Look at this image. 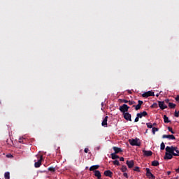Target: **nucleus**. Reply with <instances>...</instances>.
<instances>
[{
  "mask_svg": "<svg viewBox=\"0 0 179 179\" xmlns=\"http://www.w3.org/2000/svg\"><path fill=\"white\" fill-rule=\"evenodd\" d=\"M36 156L38 159V161L36 162V160H34V166L36 167V169H38V167L41 166V162H43V155H36Z\"/></svg>",
  "mask_w": 179,
  "mask_h": 179,
  "instance_id": "obj_1",
  "label": "nucleus"
},
{
  "mask_svg": "<svg viewBox=\"0 0 179 179\" xmlns=\"http://www.w3.org/2000/svg\"><path fill=\"white\" fill-rule=\"evenodd\" d=\"M139 139H129V143L131 146H141V142H138Z\"/></svg>",
  "mask_w": 179,
  "mask_h": 179,
  "instance_id": "obj_2",
  "label": "nucleus"
},
{
  "mask_svg": "<svg viewBox=\"0 0 179 179\" xmlns=\"http://www.w3.org/2000/svg\"><path fill=\"white\" fill-rule=\"evenodd\" d=\"M120 111L124 114L125 113H128V110H129V106L127 104H123L122 106H120L119 108Z\"/></svg>",
  "mask_w": 179,
  "mask_h": 179,
  "instance_id": "obj_3",
  "label": "nucleus"
},
{
  "mask_svg": "<svg viewBox=\"0 0 179 179\" xmlns=\"http://www.w3.org/2000/svg\"><path fill=\"white\" fill-rule=\"evenodd\" d=\"M166 152H176L179 155V150L177 147L174 146H167L165 149Z\"/></svg>",
  "mask_w": 179,
  "mask_h": 179,
  "instance_id": "obj_4",
  "label": "nucleus"
},
{
  "mask_svg": "<svg viewBox=\"0 0 179 179\" xmlns=\"http://www.w3.org/2000/svg\"><path fill=\"white\" fill-rule=\"evenodd\" d=\"M146 177L149 179H156V176L152 174V172H150V169L146 168Z\"/></svg>",
  "mask_w": 179,
  "mask_h": 179,
  "instance_id": "obj_5",
  "label": "nucleus"
},
{
  "mask_svg": "<svg viewBox=\"0 0 179 179\" xmlns=\"http://www.w3.org/2000/svg\"><path fill=\"white\" fill-rule=\"evenodd\" d=\"M150 96H155V92L152 91H148L147 92H145L142 94V97H144L145 99H148V97Z\"/></svg>",
  "mask_w": 179,
  "mask_h": 179,
  "instance_id": "obj_6",
  "label": "nucleus"
},
{
  "mask_svg": "<svg viewBox=\"0 0 179 179\" xmlns=\"http://www.w3.org/2000/svg\"><path fill=\"white\" fill-rule=\"evenodd\" d=\"M123 117L126 121H132V115H131V114L128 112L123 113Z\"/></svg>",
  "mask_w": 179,
  "mask_h": 179,
  "instance_id": "obj_7",
  "label": "nucleus"
},
{
  "mask_svg": "<svg viewBox=\"0 0 179 179\" xmlns=\"http://www.w3.org/2000/svg\"><path fill=\"white\" fill-rule=\"evenodd\" d=\"M164 159V160H171V159H173V154L166 151Z\"/></svg>",
  "mask_w": 179,
  "mask_h": 179,
  "instance_id": "obj_8",
  "label": "nucleus"
},
{
  "mask_svg": "<svg viewBox=\"0 0 179 179\" xmlns=\"http://www.w3.org/2000/svg\"><path fill=\"white\" fill-rule=\"evenodd\" d=\"M143 104V101L141 100L138 101V104L137 105H134L133 107H135V110L138 111V110H141V107Z\"/></svg>",
  "mask_w": 179,
  "mask_h": 179,
  "instance_id": "obj_9",
  "label": "nucleus"
},
{
  "mask_svg": "<svg viewBox=\"0 0 179 179\" xmlns=\"http://www.w3.org/2000/svg\"><path fill=\"white\" fill-rule=\"evenodd\" d=\"M158 106L161 110H166L167 108V106L164 104V101H158Z\"/></svg>",
  "mask_w": 179,
  "mask_h": 179,
  "instance_id": "obj_10",
  "label": "nucleus"
},
{
  "mask_svg": "<svg viewBox=\"0 0 179 179\" xmlns=\"http://www.w3.org/2000/svg\"><path fill=\"white\" fill-rule=\"evenodd\" d=\"M163 139H171L172 141H174L176 139V136H174V135L171 134V135H166L164 134L162 136Z\"/></svg>",
  "mask_w": 179,
  "mask_h": 179,
  "instance_id": "obj_11",
  "label": "nucleus"
},
{
  "mask_svg": "<svg viewBox=\"0 0 179 179\" xmlns=\"http://www.w3.org/2000/svg\"><path fill=\"white\" fill-rule=\"evenodd\" d=\"M107 121H108V116H106L102 121L101 125L102 127H105V128H107L108 127V124L107 123Z\"/></svg>",
  "mask_w": 179,
  "mask_h": 179,
  "instance_id": "obj_12",
  "label": "nucleus"
},
{
  "mask_svg": "<svg viewBox=\"0 0 179 179\" xmlns=\"http://www.w3.org/2000/svg\"><path fill=\"white\" fill-rule=\"evenodd\" d=\"M126 164L128 166L129 169H132L134 166H135V163L134 162V160L127 161Z\"/></svg>",
  "mask_w": 179,
  "mask_h": 179,
  "instance_id": "obj_13",
  "label": "nucleus"
},
{
  "mask_svg": "<svg viewBox=\"0 0 179 179\" xmlns=\"http://www.w3.org/2000/svg\"><path fill=\"white\" fill-rule=\"evenodd\" d=\"M143 155L146 156L147 157H149L150 156H152L153 155V152L151 150H143Z\"/></svg>",
  "mask_w": 179,
  "mask_h": 179,
  "instance_id": "obj_14",
  "label": "nucleus"
},
{
  "mask_svg": "<svg viewBox=\"0 0 179 179\" xmlns=\"http://www.w3.org/2000/svg\"><path fill=\"white\" fill-rule=\"evenodd\" d=\"M103 174L106 177H110V178L113 177V173L110 170L105 171Z\"/></svg>",
  "mask_w": 179,
  "mask_h": 179,
  "instance_id": "obj_15",
  "label": "nucleus"
},
{
  "mask_svg": "<svg viewBox=\"0 0 179 179\" xmlns=\"http://www.w3.org/2000/svg\"><path fill=\"white\" fill-rule=\"evenodd\" d=\"M113 149L115 152L114 153L116 155H117V153H121V152H122V149L118 147H113Z\"/></svg>",
  "mask_w": 179,
  "mask_h": 179,
  "instance_id": "obj_16",
  "label": "nucleus"
},
{
  "mask_svg": "<svg viewBox=\"0 0 179 179\" xmlns=\"http://www.w3.org/2000/svg\"><path fill=\"white\" fill-rule=\"evenodd\" d=\"M99 167H100L99 165H93L90 168V171H96L99 170Z\"/></svg>",
  "mask_w": 179,
  "mask_h": 179,
  "instance_id": "obj_17",
  "label": "nucleus"
},
{
  "mask_svg": "<svg viewBox=\"0 0 179 179\" xmlns=\"http://www.w3.org/2000/svg\"><path fill=\"white\" fill-rule=\"evenodd\" d=\"M137 115H138V117L140 118H142L143 117H147L148 112L146 111L141 112L140 113H137Z\"/></svg>",
  "mask_w": 179,
  "mask_h": 179,
  "instance_id": "obj_18",
  "label": "nucleus"
},
{
  "mask_svg": "<svg viewBox=\"0 0 179 179\" xmlns=\"http://www.w3.org/2000/svg\"><path fill=\"white\" fill-rule=\"evenodd\" d=\"M94 176L95 177L99 178V177H101V173L100 172V171H94Z\"/></svg>",
  "mask_w": 179,
  "mask_h": 179,
  "instance_id": "obj_19",
  "label": "nucleus"
},
{
  "mask_svg": "<svg viewBox=\"0 0 179 179\" xmlns=\"http://www.w3.org/2000/svg\"><path fill=\"white\" fill-rule=\"evenodd\" d=\"M110 156L113 160H115V159H120V156L116 155L115 153L110 154Z\"/></svg>",
  "mask_w": 179,
  "mask_h": 179,
  "instance_id": "obj_20",
  "label": "nucleus"
},
{
  "mask_svg": "<svg viewBox=\"0 0 179 179\" xmlns=\"http://www.w3.org/2000/svg\"><path fill=\"white\" fill-rule=\"evenodd\" d=\"M164 122H165V124H169V122H171L169 120V117H167V115H164Z\"/></svg>",
  "mask_w": 179,
  "mask_h": 179,
  "instance_id": "obj_21",
  "label": "nucleus"
},
{
  "mask_svg": "<svg viewBox=\"0 0 179 179\" xmlns=\"http://www.w3.org/2000/svg\"><path fill=\"white\" fill-rule=\"evenodd\" d=\"M152 166H153L154 167H157V166H159V162L157 160L152 161Z\"/></svg>",
  "mask_w": 179,
  "mask_h": 179,
  "instance_id": "obj_22",
  "label": "nucleus"
},
{
  "mask_svg": "<svg viewBox=\"0 0 179 179\" xmlns=\"http://www.w3.org/2000/svg\"><path fill=\"white\" fill-rule=\"evenodd\" d=\"M120 170L122 173H125V171H127L128 169L127 168V166L122 165Z\"/></svg>",
  "mask_w": 179,
  "mask_h": 179,
  "instance_id": "obj_23",
  "label": "nucleus"
},
{
  "mask_svg": "<svg viewBox=\"0 0 179 179\" xmlns=\"http://www.w3.org/2000/svg\"><path fill=\"white\" fill-rule=\"evenodd\" d=\"M5 179H10V173L9 172H6L4 173Z\"/></svg>",
  "mask_w": 179,
  "mask_h": 179,
  "instance_id": "obj_24",
  "label": "nucleus"
},
{
  "mask_svg": "<svg viewBox=\"0 0 179 179\" xmlns=\"http://www.w3.org/2000/svg\"><path fill=\"white\" fill-rule=\"evenodd\" d=\"M176 103H169V108H176Z\"/></svg>",
  "mask_w": 179,
  "mask_h": 179,
  "instance_id": "obj_25",
  "label": "nucleus"
},
{
  "mask_svg": "<svg viewBox=\"0 0 179 179\" xmlns=\"http://www.w3.org/2000/svg\"><path fill=\"white\" fill-rule=\"evenodd\" d=\"M48 171L51 173H55V168H54L53 166H50L48 168Z\"/></svg>",
  "mask_w": 179,
  "mask_h": 179,
  "instance_id": "obj_26",
  "label": "nucleus"
},
{
  "mask_svg": "<svg viewBox=\"0 0 179 179\" xmlns=\"http://www.w3.org/2000/svg\"><path fill=\"white\" fill-rule=\"evenodd\" d=\"M157 131H159V128L152 127V134H153V135H155V134H156V132H157Z\"/></svg>",
  "mask_w": 179,
  "mask_h": 179,
  "instance_id": "obj_27",
  "label": "nucleus"
},
{
  "mask_svg": "<svg viewBox=\"0 0 179 179\" xmlns=\"http://www.w3.org/2000/svg\"><path fill=\"white\" fill-rule=\"evenodd\" d=\"M165 148H166V145H164V143L162 142L161 143V147H160L161 150H164Z\"/></svg>",
  "mask_w": 179,
  "mask_h": 179,
  "instance_id": "obj_28",
  "label": "nucleus"
},
{
  "mask_svg": "<svg viewBox=\"0 0 179 179\" xmlns=\"http://www.w3.org/2000/svg\"><path fill=\"white\" fill-rule=\"evenodd\" d=\"M168 152L169 153H171L172 156H179L178 153H176L174 152V151H166Z\"/></svg>",
  "mask_w": 179,
  "mask_h": 179,
  "instance_id": "obj_29",
  "label": "nucleus"
},
{
  "mask_svg": "<svg viewBox=\"0 0 179 179\" xmlns=\"http://www.w3.org/2000/svg\"><path fill=\"white\" fill-rule=\"evenodd\" d=\"M113 163L115 166H120V162L118 160H115Z\"/></svg>",
  "mask_w": 179,
  "mask_h": 179,
  "instance_id": "obj_30",
  "label": "nucleus"
},
{
  "mask_svg": "<svg viewBox=\"0 0 179 179\" xmlns=\"http://www.w3.org/2000/svg\"><path fill=\"white\" fill-rule=\"evenodd\" d=\"M146 125H147L148 128H150V129L153 128V124H152V123H150V122L146 123Z\"/></svg>",
  "mask_w": 179,
  "mask_h": 179,
  "instance_id": "obj_31",
  "label": "nucleus"
},
{
  "mask_svg": "<svg viewBox=\"0 0 179 179\" xmlns=\"http://www.w3.org/2000/svg\"><path fill=\"white\" fill-rule=\"evenodd\" d=\"M168 130L169 131V132H171V134H176V132L173 131V128H171V127H168Z\"/></svg>",
  "mask_w": 179,
  "mask_h": 179,
  "instance_id": "obj_32",
  "label": "nucleus"
},
{
  "mask_svg": "<svg viewBox=\"0 0 179 179\" xmlns=\"http://www.w3.org/2000/svg\"><path fill=\"white\" fill-rule=\"evenodd\" d=\"M128 103L129 106H133V104H136V102H135V101H129Z\"/></svg>",
  "mask_w": 179,
  "mask_h": 179,
  "instance_id": "obj_33",
  "label": "nucleus"
},
{
  "mask_svg": "<svg viewBox=\"0 0 179 179\" xmlns=\"http://www.w3.org/2000/svg\"><path fill=\"white\" fill-rule=\"evenodd\" d=\"M151 107H152V108H157L158 105H157V103H154L151 106Z\"/></svg>",
  "mask_w": 179,
  "mask_h": 179,
  "instance_id": "obj_34",
  "label": "nucleus"
},
{
  "mask_svg": "<svg viewBox=\"0 0 179 179\" xmlns=\"http://www.w3.org/2000/svg\"><path fill=\"white\" fill-rule=\"evenodd\" d=\"M137 116L136 117L135 120H134V122H138L139 121V118H141L140 117H138V115L137 113L136 115Z\"/></svg>",
  "mask_w": 179,
  "mask_h": 179,
  "instance_id": "obj_35",
  "label": "nucleus"
},
{
  "mask_svg": "<svg viewBox=\"0 0 179 179\" xmlns=\"http://www.w3.org/2000/svg\"><path fill=\"white\" fill-rule=\"evenodd\" d=\"M134 171H137L138 173H139V171H141V170L139 169L138 166H136L134 169Z\"/></svg>",
  "mask_w": 179,
  "mask_h": 179,
  "instance_id": "obj_36",
  "label": "nucleus"
},
{
  "mask_svg": "<svg viewBox=\"0 0 179 179\" xmlns=\"http://www.w3.org/2000/svg\"><path fill=\"white\" fill-rule=\"evenodd\" d=\"M175 117H179V111L175 110Z\"/></svg>",
  "mask_w": 179,
  "mask_h": 179,
  "instance_id": "obj_37",
  "label": "nucleus"
},
{
  "mask_svg": "<svg viewBox=\"0 0 179 179\" xmlns=\"http://www.w3.org/2000/svg\"><path fill=\"white\" fill-rule=\"evenodd\" d=\"M122 103H128V102H129V101H128V100H127V99H122Z\"/></svg>",
  "mask_w": 179,
  "mask_h": 179,
  "instance_id": "obj_38",
  "label": "nucleus"
},
{
  "mask_svg": "<svg viewBox=\"0 0 179 179\" xmlns=\"http://www.w3.org/2000/svg\"><path fill=\"white\" fill-rule=\"evenodd\" d=\"M123 176H124V177H125L126 178H128V173H123Z\"/></svg>",
  "mask_w": 179,
  "mask_h": 179,
  "instance_id": "obj_39",
  "label": "nucleus"
},
{
  "mask_svg": "<svg viewBox=\"0 0 179 179\" xmlns=\"http://www.w3.org/2000/svg\"><path fill=\"white\" fill-rule=\"evenodd\" d=\"M19 142H20V143H24L23 138H20Z\"/></svg>",
  "mask_w": 179,
  "mask_h": 179,
  "instance_id": "obj_40",
  "label": "nucleus"
},
{
  "mask_svg": "<svg viewBox=\"0 0 179 179\" xmlns=\"http://www.w3.org/2000/svg\"><path fill=\"white\" fill-rule=\"evenodd\" d=\"M84 152H85V153H88L89 152V148H85Z\"/></svg>",
  "mask_w": 179,
  "mask_h": 179,
  "instance_id": "obj_41",
  "label": "nucleus"
},
{
  "mask_svg": "<svg viewBox=\"0 0 179 179\" xmlns=\"http://www.w3.org/2000/svg\"><path fill=\"white\" fill-rule=\"evenodd\" d=\"M175 100L176 101H179V95H177L176 97L175 98Z\"/></svg>",
  "mask_w": 179,
  "mask_h": 179,
  "instance_id": "obj_42",
  "label": "nucleus"
},
{
  "mask_svg": "<svg viewBox=\"0 0 179 179\" xmlns=\"http://www.w3.org/2000/svg\"><path fill=\"white\" fill-rule=\"evenodd\" d=\"M164 102L166 103L167 104H169V103H171L170 100H169V99H166Z\"/></svg>",
  "mask_w": 179,
  "mask_h": 179,
  "instance_id": "obj_43",
  "label": "nucleus"
},
{
  "mask_svg": "<svg viewBox=\"0 0 179 179\" xmlns=\"http://www.w3.org/2000/svg\"><path fill=\"white\" fill-rule=\"evenodd\" d=\"M6 157H8V158L9 157H13V156L10 154H8V155H6Z\"/></svg>",
  "mask_w": 179,
  "mask_h": 179,
  "instance_id": "obj_44",
  "label": "nucleus"
},
{
  "mask_svg": "<svg viewBox=\"0 0 179 179\" xmlns=\"http://www.w3.org/2000/svg\"><path fill=\"white\" fill-rule=\"evenodd\" d=\"M124 158L123 157H121L120 158V162H124Z\"/></svg>",
  "mask_w": 179,
  "mask_h": 179,
  "instance_id": "obj_45",
  "label": "nucleus"
},
{
  "mask_svg": "<svg viewBox=\"0 0 179 179\" xmlns=\"http://www.w3.org/2000/svg\"><path fill=\"white\" fill-rule=\"evenodd\" d=\"M171 174V171H167V176H170Z\"/></svg>",
  "mask_w": 179,
  "mask_h": 179,
  "instance_id": "obj_46",
  "label": "nucleus"
},
{
  "mask_svg": "<svg viewBox=\"0 0 179 179\" xmlns=\"http://www.w3.org/2000/svg\"><path fill=\"white\" fill-rule=\"evenodd\" d=\"M156 125H157V124L156 122L152 124V127H156Z\"/></svg>",
  "mask_w": 179,
  "mask_h": 179,
  "instance_id": "obj_47",
  "label": "nucleus"
},
{
  "mask_svg": "<svg viewBox=\"0 0 179 179\" xmlns=\"http://www.w3.org/2000/svg\"><path fill=\"white\" fill-rule=\"evenodd\" d=\"M156 96H157V97H159V94H157Z\"/></svg>",
  "mask_w": 179,
  "mask_h": 179,
  "instance_id": "obj_48",
  "label": "nucleus"
},
{
  "mask_svg": "<svg viewBox=\"0 0 179 179\" xmlns=\"http://www.w3.org/2000/svg\"><path fill=\"white\" fill-rule=\"evenodd\" d=\"M103 104H104V103L102 102V103H101V106H103Z\"/></svg>",
  "mask_w": 179,
  "mask_h": 179,
  "instance_id": "obj_49",
  "label": "nucleus"
}]
</instances>
